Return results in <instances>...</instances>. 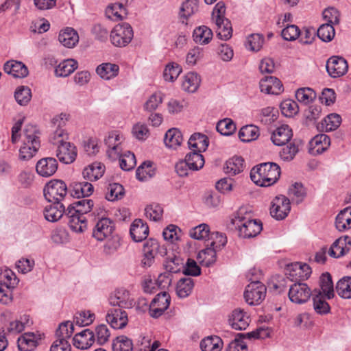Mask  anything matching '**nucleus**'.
<instances>
[{
	"label": "nucleus",
	"mask_w": 351,
	"mask_h": 351,
	"mask_svg": "<svg viewBox=\"0 0 351 351\" xmlns=\"http://www.w3.org/2000/svg\"><path fill=\"white\" fill-rule=\"evenodd\" d=\"M66 120V114H60L52 119L51 123L56 129L49 136V141L57 146L56 156L65 164L72 163L77 156L75 146L68 141L69 135L62 128Z\"/></svg>",
	"instance_id": "nucleus-1"
},
{
	"label": "nucleus",
	"mask_w": 351,
	"mask_h": 351,
	"mask_svg": "<svg viewBox=\"0 0 351 351\" xmlns=\"http://www.w3.org/2000/svg\"><path fill=\"white\" fill-rule=\"evenodd\" d=\"M93 202L83 199L76 201L67 207L66 217L70 228L76 232H82L86 228V219L84 215L91 210Z\"/></svg>",
	"instance_id": "nucleus-2"
},
{
	"label": "nucleus",
	"mask_w": 351,
	"mask_h": 351,
	"mask_svg": "<svg viewBox=\"0 0 351 351\" xmlns=\"http://www.w3.org/2000/svg\"><path fill=\"white\" fill-rule=\"evenodd\" d=\"M280 176V168L275 162H264L254 167L250 171V178L261 186H269L275 184Z\"/></svg>",
	"instance_id": "nucleus-3"
},
{
	"label": "nucleus",
	"mask_w": 351,
	"mask_h": 351,
	"mask_svg": "<svg viewBox=\"0 0 351 351\" xmlns=\"http://www.w3.org/2000/svg\"><path fill=\"white\" fill-rule=\"evenodd\" d=\"M67 192V185L61 180H52L49 181L43 189L45 199L51 203H62Z\"/></svg>",
	"instance_id": "nucleus-4"
},
{
	"label": "nucleus",
	"mask_w": 351,
	"mask_h": 351,
	"mask_svg": "<svg viewBox=\"0 0 351 351\" xmlns=\"http://www.w3.org/2000/svg\"><path fill=\"white\" fill-rule=\"evenodd\" d=\"M233 223L239 231V237L244 239H250L257 236L263 229L262 223L256 219L238 217L233 221Z\"/></svg>",
	"instance_id": "nucleus-5"
},
{
	"label": "nucleus",
	"mask_w": 351,
	"mask_h": 351,
	"mask_svg": "<svg viewBox=\"0 0 351 351\" xmlns=\"http://www.w3.org/2000/svg\"><path fill=\"white\" fill-rule=\"evenodd\" d=\"M134 36L131 25L127 23H119L110 33V40L116 47H123L128 45Z\"/></svg>",
	"instance_id": "nucleus-6"
},
{
	"label": "nucleus",
	"mask_w": 351,
	"mask_h": 351,
	"mask_svg": "<svg viewBox=\"0 0 351 351\" xmlns=\"http://www.w3.org/2000/svg\"><path fill=\"white\" fill-rule=\"evenodd\" d=\"M143 258L141 264L143 267H150L154 261L155 256L160 254L161 256L167 255V250L164 246H160L157 240L154 239H148L143 245Z\"/></svg>",
	"instance_id": "nucleus-7"
},
{
	"label": "nucleus",
	"mask_w": 351,
	"mask_h": 351,
	"mask_svg": "<svg viewBox=\"0 0 351 351\" xmlns=\"http://www.w3.org/2000/svg\"><path fill=\"white\" fill-rule=\"evenodd\" d=\"M266 294V287L260 281L251 282L245 289L244 298L250 305H257L264 300Z\"/></svg>",
	"instance_id": "nucleus-8"
},
{
	"label": "nucleus",
	"mask_w": 351,
	"mask_h": 351,
	"mask_svg": "<svg viewBox=\"0 0 351 351\" xmlns=\"http://www.w3.org/2000/svg\"><path fill=\"white\" fill-rule=\"evenodd\" d=\"M291 210L290 200L285 195L276 196L271 202L270 215L276 220L284 219Z\"/></svg>",
	"instance_id": "nucleus-9"
},
{
	"label": "nucleus",
	"mask_w": 351,
	"mask_h": 351,
	"mask_svg": "<svg viewBox=\"0 0 351 351\" xmlns=\"http://www.w3.org/2000/svg\"><path fill=\"white\" fill-rule=\"evenodd\" d=\"M312 293L306 283L295 282L289 288V298L292 302L303 304L308 300Z\"/></svg>",
	"instance_id": "nucleus-10"
},
{
	"label": "nucleus",
	"mask_w": 351,
	"mask_h": 351,
	"mask_svg": "<svg viewBox=\"0 0 351 351\" xmlns=\"http://www.w3.org/2000/svg\"><path fill=\"white\" fill-rule=\"evenodd\" d=\"M170 299L169 295L166 291L157 294L149 305L150 315L154 318L162 315L169 307Z\"/></svg>",
	"instance_id": "nucleus-11"
},
{
	"label": "nucleus",
	"mask_w": 351,
	"mask_h": 351,
	"mask_svg": "<svg viewBox=\"0 0 351 351\" xmlns=\"http://www.w3.org/2000/svg\"><path fill=\"white\" fill-rule=\"evenodd\" d=\"M287 278L291 281L304 280L307 279L311 274V269L307 264L301 263H294L287 265Z\"/></svg>",
	"instance_id": "nucleus-12"
},
{
	"label": "nucleus",
	"mask_w": 351,
	"mask_h": 351,
	"mask_svg": "<svg viewBox=\"0 0 351 351\" xmlns=\"http://www.w3.org/2000/svg\"><path fill=\"white\" fill-rule=\"evenodd\" d=\"M106 321L114 329L124 328L128 322V313L120 308H112L108 310Z\"/></svg>",
	"instance_id": "nucleus-13"
},
{
	"label": "nucleus",
	"mask_w": 351,
	"mask_h": 351,
	"mask_svg": "<svg viewBox=\"0 0 351 351\" xmlns=\"http://www.w3.org/2000/svg\"><path fill=\"white\" fill-rule=\"evenodd\" d=\"M110 304L117 308H130L134 305V300L130 297V292L124 289H117L109 298Z\"/></svg>",
	"instance_id": "nucleus-14"
},
{
	"label": "nucleus",
	"mask_w": 351,
	"mask_h": 351,
	"mask_svg": "<svg viewBox=\"0 0 351 351\" xmlns=\"http://www.w3.org/2000/svg\"><path fill=\"white\" fill-rule=\"evenodd\" d=\"M348 69L347 61L342 57L332 56L326 62V70L332 77L343 75Z\"/></svg>",
	"instance_id": "nucleus-15"
},
{
	"label": "nucleus",
	"mask_w": 351,
	"mask_h": 351,
	"mask_svg": "<svg viewBox=\"0 0 351 351\" xmlns=\"http://www.w3.org/2000/svg\"><path fill=\"white\" fill-rule=\"evenodd\" d=\"M114 224L109 218H101L96 223L93 236L98 241H104L112 234Z\"/></svg>",
	"instance_id": "nucleus-16"
},
{
	"label": "nucleus",
	"mask_w": 351,
	"mask_h": 351,
	"mask_svg": "<svg viewBox=\"0 0 351 351\" xmlns=\"http://www.w3.org/2000/svg\"><path fill=\"white\" fill-rule=\"evenodd\" d=\"M57 169L58 162L52 157L43 158L39 160L36 165V172L42 177H50L56 172Z\"/></svg>",
	"instance_id": "nucleus-17"
},
{
	"label": "nucleus",
	"mask_w": 351,
	"mask_h": 351,
	"mask_svg": "<svg viewBox=\"0 0 351 351\" xmlns=\"http://www.w3.org/2000/svg\"><path fill=\"white\" fill-rule=\"evenodd\" d=\"M261 91L267 94L279 95L283 91L281 82L273 76H266L259 83Z\"/></svg>",
	"instance_id": "nucleus-18"
},
{
	"label": "nucleus",
	"mask_w": 351,
	"mask_h": 351,
	"mask_svg": "<svg viewBox=\"0 0 351 351\" xmlns=\"http://www.w3.org/2000/svg\"><path fill=\"white\" fill-rule=\"evenodd\" d=\"M351 247V239L348 236H344L337 239L331 245L328 254L334 258H339L347 254Z\"/></svg>",
	"instance_id": "nucleus-19"
},
{
	"label": "nucleus",
	"mask_w": 351,
	"mask_h": 351,
	"mask_svg": "<svg viewBox=\"0 0 351 351\" xmlns=\"http://www.w3.org/2000/svg\"><path fill=\"white\" fill-rule=\"evenodd\" d=\"M66 209L63 203H52L45 206L43 213L46 220L50 222H56L62 217H66Z\"/></svg>",
	"instance_id": "nucleus-20"
},
{
	"label": "nucleus",
	"mask_w": 351,
	"mask_h": 351,
	"mask_svg": "<svg viewBox=\"0 0 351 351\" xmlns=\"http://www.w3.org/2000/svg\"><path fill=\"white\" fill-rule=\"evenodd\" d=\"M330 145V139L325 134L316 135L309 143V153L317 155L326 151Z\"/></svg>",
	"instance_id": "nucleus-21"
},
{
	"label": "nucleus",
	"mask_w": 351,
	"mask_h": 351,
	"mask_svg": "<svg viewBox=\"0 0 351 351\" xmlns=\"http://www.w3.org/2000/svg\"><path fill=\"white\" fill-rule=\"evenodd\" d=\"M95 341V333L89 329L82 330L73 338V346L81 350L89 348Z\"/></svg>",
	"instance_id": "nucleus-22"
},
{
	"label": "nucleus",
	"mask_w": 351,
	"mask_h": 351,
	"mask_svg": "<svg viewBox=\"0 0 351 351\" xmlns=\"http://www.w3.org/2000/svg\"><path fill=\"white\" fill-rule=\"evenodd\" d=\"M250 322L249 316L241 308L234 310L229 319L232 328L238 330H245L249 326Z\"/></svg>",
	"instance_id": "nucleus-23"
},
{
	"label": "nucleus",
	"mask_w": 351,
	"mask_h": 351,
	"mask_svg": "<svg viewBox=\"0 0 351 351\" xmlns=\"http://www.w3.org/2000/svg\"><path fill=\"white\" fill-rule=\"evenodd\" d=\"M130 233L133 241L135 242L142 241L148 236V226L142 219H136L130 226Z\"/></svg>",
	"instance_id": "nucleus-24"
},
{
	"label": "nucleus",
	"mask_w": 351,
	"mask_h": 351,
	"mask_svg": "<svg viewBox=\"0 0 351 351\" xmlns=\"http://www.w3.org/2000/svg\"><path fill=\"white\" fill-rule=\"evenodd\" d=\"M3 69L5 73L15 78H23L28 75L27 66L22 62L10 60L4 64Z\"/></svg>",
	"instance_id": "nucleus-25"
},
{
	"label": "nucleus",
	"mask_w": 351,
	"mask_h": 351,
	"mask_svg": "<svg viewBox=\"0 0 351 351\" xmlns=\"http://www.w3.org/2000/svg\"><path fill=\"white\" fill-rule=\"evenodd\" d=\"M293 136L291 129L287 125L278 128L271 134V140L274 145L282 146L288 143Z\"/></svg>",
	"instance_id": "nucleus-26"
},
{
	"label": "nucleus",
	"mask_w": 351,
	"mask_h": 351,
	"mask_svg": "<svg viewBox=\"0 0 351 351\" xmlns=\"http://www.w3.org/2000/svg\"><path fill=\"white\" fill-rule=\"evenodd\" d=\"M313 306L315 311L319 315H326L330 312V307L326 301V295L321 290L315 289L312 293Z\"/></svg>",
	"instance_id": "nucleus-27"
},
{
	"label": "nucleus",
	"mask_w": 351,
	"mask_h": 351,
	"mask_svg": "<svg viewBox=\"0 0 351 351\" xmlns=\"http://www.w3.org/2000/svg\"><path fill=\"white\" fill-rule=\"evenodd\" d=\"M197 0H186L182 3L179 11V20L182 24L186 25L189 19L197 11Z\"/></svg>",
	"instance_id": "nucleus-28"
},
{
	"label": "nucleus",
	"mask_w": 351,
	"mask_h": 351,
	"mask_svg": "<svg viewBox=\"0 0 351 351\" xmlns=\"http://www.w3.org/2000/svg\"><path fill=\"white\" fill-rule=\"evenodd\" d=\"M69 191L73 197H88L93 193V186L88 182H74L70 185Z\"/></svg>",
	"instance_id": "nucleus-29"
},
{
	"label": "nucleus",
	"mask_w": 351,
	"mask_h": 351,
	"mask_svg": "<svg viewBox=\"0 0 351 351\" xmlns=\"http://www.w3.org/2000/svg\"><path fill=\"white\" fill-rule=\"evenodd\" d=\"M105 166L98 162H95L84 169L82 175L84 179L90 182L99 179L104 175Z\"/></svg>",
	"instance_id": "nucleus-30"
},
{
	"label": "nucleus",
	"mask_w": 351,
	"mask_h": 351,
	"mask_svg": "<svg viewBox=\"0 0 351 351\" xmlns=\"http://www.w3.org/2000/svg\"><path fill=\"white\" fill-rule=\"evenodd\" d=\"M58 40L64 47L73 48L78 43L79 36L74 29L66 27L60 32Z\"/></svg>",
	"instance_id": "nucleus-31"
},
{
	"label": "nucleus",
	"mask_w": 351,
	"mask_h": 351,
	"mask_svg": "<svg viewBox=\"0 0 351 351\" xmlns=\"http://www.w3.org/2000/svg\"><path fill=\"white\" fill-rule=\"evenodd\" d=\"M208 137L201 133H195L191 136L189 139L188 144L190 149H193V151L202 152L206 151L208 146Z\"/></svg>",
	"instance_id": "nucleus-32"
},
{
	"label": "nucleus",
	"mask_w": 351,
	"mask_h": 351,
	"mask_svg": "<svg viewBox=\"0 0 351 351\" xmlns=\"http://www.w3.org/2000/svg\"><path fill=\"white\" fill-rule=\"evenodd\" d=\"M200 82V76L197 73L189 72L184 77L182 88L186 92L194 93L199 88Z\"/></svg>",
	"instance_id": "nucleus-33"
},
{
	"label": "nucleus",
	"mask_w": 351,
	"mask_h": 351,
	"mask_svg": "<svg viewBox=\"0 0 351 351\" xmlns=\"http://www.w3.org/2000/svg\"><path fill=\"white\" fill-rule=\"evenodd\" d=\"M40 130L36 125L27 124L23 130V142H25L27 145L31 143V145H36V143L38 146L40 147Z\"/></svg>",
	"instance_id": "nucleus-34"
},
{
	"label": "nucleus",
	"mask_w": 351,
	"mask_h": 351,
	"mask_svg": "<svg viewBox=\"0 0 351 351\" xmlns=\"http://www.w3.org/2000/svg\"><path fill=\"white\" fill-rule=\"evenodd\" d=\"M215 23L217 26L216 32L219 38L221 40H227L232 37V25L228 19L225 18L223 19H216Z\"/></svg>",
	"instance_id": "nucleus-35"
},
{
	"label": "nucleus",
	"mask_w": 351,
	"mask_h": 351,
	"mask_svg": "<svg viewBox=\"0 0 351 351\" xmlns=\"http://www.w3.org/2000/svg\"><path fill=\"white\" fill-rule=\"evenodd\" d=\"M38 338L34 332H25L18 338V348L21 351H32L37 346Z\"/></svg>",
	"instance_id": "nucleus-36"
},
{
	"label": "nucleus",
	"mask_w": 351,
	"mask_h": 351,
	"mask_svg": "<svg viewBox=\"0 0 351 351\" xmlns=\"http://www.w3.org/2000/svg\"><path fill=\"white\" fill-rule=\"evenodd\" d=\"M106 14L111 20L117 21L123 20L128 14L126 8L121 3H114L108 5Z\"/></svg>",
	"instance_id": "nucleus-37"
},
{
	"label": "nucleus",
	"mask_w": 351,
	"mask_h": 351,
	"mask_svg": "<svg viewBox=\"0 0 351 351\" xmlns=\"http://www.w3.org/2000/svg\"><path fill=\"white\" fill-rule=\"evenodd\" d=\"M335 226L339 231L343 232L351 228V207H347L337 215Z\"/></svg>",
	"instance_id": "nucleus-38"
},
{
	"label": "nucleus",
	"mask_w": 351,
	"mask_h": 351,
	"mask_svg": "<svg viewBox=\"0 0 351 351\" xmlns=\"http://www.w3.org/2000/svg\"><path fill=\"white\" fill-rule=\"evenodd\" d=\"M183 140L181 132L177 128H171L165 134L164 142L167 147L177 149Z\"/></svg>",
	"instance_id": "nucleus-39"
},
{
	"label": "nucleus",
	"mask_w": 351,
	"mask_h": 351,
	"mask_svg": "<svg viewBox=\"0 0 351 351\" xmlns=\"http://www.w3.org/2000/svg\"><path fill=\"white\" fill-rule=\"evenodd\" d=\"M197 259L201 265L210 267L216 262L217 252L210 246H206L205 249L199 252Z\"/></svg>",
	"instance_id": "nucleus-40"
},
{
	"label": "nucleus",
	"mask_w": 351,
	"mask_h": 351,
	"mask_svg": "<svg viewBox=\"0 0 351 351\" xmlns=\"http://www.w3.org/2000/svg\"><path fill=\"white\" fill-rule=\"evenodd\" d=\"M119 71V67L116 64L102 63L96 69L97 73L104 80H110L115 77Z\"/></svg>",
	"instance_id": "nucleus-41"
},
{
	"label": "nucleus",
	"mask_w": 351,
	"mask_h": 351,
	"mask_svg": "<svg viewBox=\"0 0 351 351\" xmlns=\"http://www.w3.org/2000/svg\"><path fill=\"white\" fill-rule=\"evenodd\" d=\"M244 160L241 157L235 156L226 161L224 171L230 176H235L244 169Z\"/></svg>",
	"instance_id": "nucleus-42"
},
{
	"label": "nucleus",
	"mask_w": 351,
	"mask_h": 351,
	"mask_svg": "<svg viewBox=\"0 0 351 351\" xmlns=\"http://www.w3.org/2000/svg\"><path fill=\"white\" fill-rule=\"evenodd\" d=\"M223 346V341L218 336H208L200 342L202 351H220Z\"/></svg>",
	"instance_id": "nucleus-43"
},
{
	"label": "nucleus",
	"mask_w": 351,
	"mask_h": 351,
	"mask_svg": "<svg viewBox=\"0 0 351 351\" xmlns=\"http://www.w3.org/2000/svg\"><path fill=\"white\" fill-rule=\"evenodd\" d=\"M193 37L195 43L206 45L212 39L213 32L205 25L199 26L194 29Z\"/></svg>",
	"instance_id": "nucleus-44"
},
{
	"label": "nucleus",
	"mask_w": 351,
	"mask_h": 351,
	"mask_svg": "<svg viewBox=\"0 0 351 351\" xmlns=\"http://www.w3.org/2000/svg\"><path fill=\"white\" fill-rule=\"evenodd\" d=\"M77 68V61L68 59L60 62L55 69V74L58 77H67Z\"/></svg>",
	"instance_id": "nucleus-45"
},
{
	"label": "nucleus",
	"mask_w": 351,
	"mask_h": 351,
	"mask_svg": "<svg viewBox=\"0 0 351 351\" xmlns=\"http://www.w3.org/2000/svg\"><path fill=\"white\" fill-rule=\"evenodd\" d=\"M164 263V266L166 271L173 273L180 272L184 267L183 260L180 257L173 254L169 255Z\"/></svg>",
	"instance_id": "nucleus-46"
},
{
	"label": "nucleus",
	"mask_w": 351,
	"mask_h": 351,
	"mask_svg": "<svg viewBox=\"0 0 351 351\" xmlns=\"http://www.w3.org/2000/svg\"><path fill=\"white\" fill-rule=\"evenodd\" d=\"M200 153L193 151L186 154L184 160L188 165V168L191 171H198L204 167V159Z\"/></svg>",
	"instance_id": "nucleus-47"
},
{
	"label": "nucleus",
	"mask_w": 351,
	"mask_h": 351,
	"mask_svg": "<svg viewBox=\"0 0 351 351\" xmlns=\"http://www.w3.org/2000/svg\"><path fill=\"white\" fill-rule=\"evenodd\" d=\"M336 291L339 296L344 299L351 298V277L341 278L336 285Z\"/></svg>",
	"instance_id": "nucleus-48"
},
{
	"label": "nucleus",
	"mask_w": 351,
	"mask_h": 351,
	"mask_svg": "<svg viewBox=\"0 0 351 351\" xmlns=\"http://www.w3.org/2000/svg\"><path fill=\"white\" fill-rule=\"evenodd\" d=\"M258 136L259 129L253 125L243 126L239 132V137L243 142H250L256 140Z\"/></svg>",
	"instance_id": "nucleus-49"
},
{
	"label": "nucleus",
	"mask_w": 351,
	"mask_h": 351,
	"mask_svg": "<svg viewBox=\"0 0 351 351\" xmlns=\"http://www.w3.org/2000/svg\"><path fill=\"white\" fill-rule=\"evenodd\" d=\"M193 280L191 278L180 279L176 286V293L180 298H184L189 295L193 288Z\"/></svg>",
	"instance_id": "nucleus-50"
},
{
	"label": "nucleus",
	"mask_w": 351,
	"mask_h": 351,
	"mask_svg": "<svg viewBox=\"0 0 351 351\" xmlns=\"http://www.w3.org/2000/svg\"><path fill=\"white\" fill-rule=\"evenodd\" d=\"M320 287L322 293L330 300L335 295L332 277L329 273L323 274L320 277Z\"/></svg>",
	"instance_id": "nucleus-51"
},
{
	"label": "nucleus",
	"mask_w": 351,
	"mask_h": 351,
	"mask_svg": "<svg viewBox=\"0 0 351 351\" xmlns=\"http://www.w3.org/2000/svg\"><path fill=\"white\" fill-rule=\"evenodd\" d=\"M155 174V169L150 161H145L139 166L136 172V176L140 181L151 178Z\"/></svg>",
	"instance_id": "nucleus-52"
},
{
	"label": "nucleus",
	"mask_w": 351,
	"mask_h": 351,
	"mask_svg": "<svg viewBox=\"0 0 351 351\" xmlns=\"http://www.w3.org/2000/svg\"><path fill=\"white\" fill-rule=\"evenodd\" d=\"M14 98L20 106L27 105L32 98L31 89L25 86L18 87L14 92Z\"/></svg>",
	"instance_id": "nucleus-53"
},
{
	"label": "nucleus",
	"mask_w": 351,
	"mask_h": 351,
	"mask_svg": "<svg viewBox=\"0 0 351 351\" xmlns=\"http://www.w3.org/2000/svg\"><path fill=\"white\" fill-rule=\"evenodd\" d=\"M295 97L299 102L307 105L316 98V93L311 88H300L295 92Z\"/></svg>",
	"instance_id": "nucleus-54"
},
{
	"label": "nucleus",
	"mask_w": 351,
	"mask_h": 351,
	"mask_svg": "<svg viewBox=\"0 0 351 351\" xmlns=\"http://www.w3.org/2000/svg\"><path fill=\"white\" fill-rule=\"evenodd\" d=\"M182 72L181 66L176 62L169 63L163 73V77L165 81L174 82Z\"/></svg>",
	"instance_id": "nucleus-55"
},
{
	"label": "nucleus",
	"mask_w": 351,
	"mask_h": 351,
	"mask_svg": "<svg viewBox=\"0 0 351 351\" xmlns=\"http://www.w3.org/2000/svg\"><path fill=\"white\" fill-rule=\"evenodd\" d=\"M306 193L305 188L300 183H295L289 189V195L292 201L297 204L301 203L306 197Z\"/></svg>",
	"instance_id": "nucleus-56"
},
{
	"label": "nucleus",
	"mask_w": 351,
	"mask_h": 351,
	"mask_svg": "<svg viewBox=\"0 0 351 351\" xmlns=\"http://www.w3.org/2000/svg\"><path fill=\"white\" fill-rule=\"evenodd\" d=\"M217 130L223 136H230L236 130V125L230 119H224L219 121L216 126Z\"/></svg>",
	"instance_id": "nucleus-57"
},
{
	"label": "nucleus",
	"mask_w": 351,
	"mask_h": 351,
	"mask_svg": "<svg viewBox=\"0 0 351 351\" xmlns=\"http://www.w3.org/2000/svg\"><path fill=\"white\" fill-rule=\"evenodd\" d=\"M124 195V189L118 183L110 184L107 188L106 198L108 201H114L121 198Z\"/></svg>",
	"instance_id": "nucleus-58"
},
{
	"label": "nucleus",
	"mask_w": 351,
	"mask_h": 351,
	"mask_svg": "<svg viewBox=\"0 0 351 351\" xmlns=\"http://www.w3.org/2000/svg\"><path fill=\"white\" fill-rule=\"evenodd\" d=\"M227 243L226 237H224L221 233L212 232L210 237L208 239V243L206 246H210L215 249V251L217 252L221 249Z\"/></svg>",
	"instance_id": "nucleus-59"
},
{
	"label": "nucleus",
	"mask_w": 351,
	"mask_h": 351,
	"mask_svg": "<svg viewBox=\"0 0 351 351\" xmlns=\"http://www.w3.org/2000/svg\"><path fill=\"white\" fill-rule=\"evenodd\" d=\"M40 146H38L36 143V145H31V143L27 145L25 142H23V146L19 149V159L23 161L29 160L36 154Z\"/></svg>",
	"instance_id": "nucleus-60"
},
{
	"label": "nucleus",
	"mask_w": 351,
	"mask_h": 351,
	"mask_svg": "<svg viewBox=\"0 0 351 351\" xmlns=\"http://www.w3.org/2000/svg\"><path fill=\"white\" fill-rule=\"evenodd\" d=\"M280 110L283 115L291 117L298 112L299 107L295 101L286 99L280 104Z\"/></svg>",
	"instance_id": "nucleus-61"
},
{
	"label": "nucleus",
	"mask_w": 351,
	"mask_h": 351,
	"mask_svg": "<svg viewBox=\"0 0 351 351\" xmlns=\"http://www.w3.org/2000/svg\"><path fill=\"white\" fill-rule=\"evenodd\" d=\"M95 318V314L90 311H82L75 315V322L80 326H85L91 324Z\"/></svg>",
	"instance_id": "nucleus-62"
},
{
	"label": "nucleus",
	"mask_w": 351,
	"mask_h": 351,
	"mask_svg": "<svg viewBox=\"0 0 351 351\" xmlns=\"http://www.w3.org/2000/svg\"><path fill=\"white\" fill-rule=\"evenodd\" d=\"M133 343L131 339L125 336H121L112 343L113 351H132Z\"/></svg>",
	"instance_id": "nucleus-63"
},
{
	"label": "nucleus",
	"mask_w": 351,
	"mask_h": 351,
	"mask_svg": "<svg viewBox=\"0 0 351 351\" xmlns=\"http://www.w3.org/2000/svg\"><path fill=\"white\" fill-rule=\"evenodd\" d=\"M74 332V326L72 322L67 321L60 324L56 331L58 339H62L65 341L72 336Z\"/></svg>",
	"instance_id": "nucleus-64"
}]
</instances>
